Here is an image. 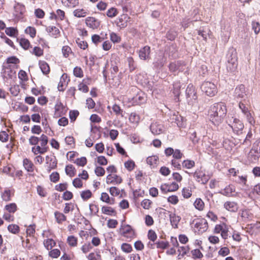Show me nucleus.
I'll list each match as a JSON object with an SVG mask.
<instances>
[{
    "mask_svg": "<svg viewBox=\"0 0 260 260\" xmlns=\"http://www.w3.org/2000/svg\"><path fill=\"white\" fill-rule=\"evenodd\" d=\"M227 112L226 105L222 102L211 105L208 110L210 121L215 125H219L223 121Z\"/></svg>",
    "mask_w": 260,
    "mask_h": 260,
    "instance_id": "obj_1",
    "label": "nucleus"
},
{
    "mask_svg": "<svg viewBox=\"0 0 260 260\" xmlns=\"http://www.w3.org/2000/svg\"><path fill=\"white\" fill-rule=\"evenodd\" d=\"M226 69L228 72L234 73L238 67L237 52L233 48L229 49L227 54Z\"/></svg>",
    "mask_w": 260,
    "mask_h": 260,
    "instance_id": "obj_2",
    "label": "nucleus"
},
{
    "mask_svg": "<svg viewBox=\"0 0 260 260\" xmlns=\"http://www.w3.org/2000/svg\"><path fill=\"white\" fill-rule=\"evenodd\" d=\"M229 125L232 128L234 133L237 135L242 133L244 127V124L239 119L231 117H229L228 120Z\"/></svg>",
    "mask_w": 260,
    "mask_h": 260,
    "instance_id": "obj_3",
    "label": "nucleus"
},
{
    "mask_svg": "<svg viewBox=\"0 0 260 260\" xmlns=\"http://www.w3.org/2000/svg\"><path fill=\"white\" fill-rule=\"evenodd\" d=\"M250 95L248 89H246L244 85L240 84L238 85L234 92L233 96L237 100L246 101Z\"/></svg>",
    "mask_w": 260,
    "mask_h": 260,
    "instance_id": "obj_4",
    "label": "nucleus"
},
{
    "mask_svg": "<svg viewBox=\"0 0 260 260\" xmlns=\"http://www.w3.org/2000/svg\"><path fill=\"white\" fill-rule=\"evenodd\" d=\"M201 88L203 92L209 96L215 95L217 92L216 85L209 81L204 82L201 85Z\"/></svg>",
    "mask_w": 260,
    "mask_h": 260,
    "instance_id": "obj_5",
    "label": "nucleus"
},
{
    "mask_svg": "<svg viewBox=\"0 0 260 260\" xmlns=\"http://www.w3.org/2000/svg\"><path fill=\"white\" fill-rule=\"evenodd\" d=\"M186 98L188 104L192 105L196 103L198 96L196 88L193 85L189 84L185 91Z\"/></svg>",
    "mask_w": 260,
    "mask_h": 260,
    "instance_id": "obj_6",
    "label": "nucleus"
},
{
    "mask_svg": "<svg viewBox=\"0 0 260 260\" xmlns=\"http://www.w3.org/2000/svg\"><path fill=\"white\" fill-rule=\"evenodd\" d=\"M260 156V141H256L248 153V158L252 162L258 160Z\"/></svg>",
    "mask_w": 260,
    "mask_h": 260,
    "instance_id": "obj_7",
    "label": "nucleus"
},
{
    "mask_svg": "<svg viewBox=\"0 0 260 260\" xmlns=\"http://www.w3.org/2000/svg\"><path fill=\"white\" fill-rule=\"evenodd\" d=\"M150 129L152 134L155 136L165 133L166 127L160 121L152 122L150 126Z\"/></svg>",
    "mask_w": 260,
    "mask_h": 260,
    "instance_id": "obj_8",
    "label": "nucleus"
},
{
    "mask_svg": "<svg viewBox=\"0 0 260 260\" xmlns=\"http://www.w3.org/2000/svg\"><path fill=\"white\" fill-rule=\"evenodd\" d=\"M186 68V65L182 61H175L169 64V69L171 72L176 75L179 72H183Z\"/></svg>",
    "mask_w": 260,
    "mask_h": 260,
    "instance_id": "obj_9",
    "label": "nucleus"
},
{
    "mask_svg": "<svg viewBox=\"0 0 260 260\" xmlns=\"http://www.w3.org/2000/svg\"><path fill=\"white\" fill-rule=\"evenodd\" d=\"M196 232L202 234L207 231L208 224L206 219L204 218L198 219L194 225Z\"/></svg>",
    "mask_w": 260,
    "mask_h": 260,
    "instance_id": "obj_10",
    "label": "nucleus"
},
{
    "mask_svg": "<svg viewBox=\"0 0 260 260\" xmlns=\"http://www.w3.org/2000/svg\"><path fill=\"white\" fill-rule=\"evenodd\" d=\"M131 18L127 14L121 15L117 19L116 24L121 29L125 28L127 26V23L129 21Z\"/></svg>",
    "mask_w": 260,
    "mask_h": 260,
    "instance_id": "obj_11",
    "label": "nucleus"
},
{
    "mask_svg": "<svg viewBox=\"0 0 260 260\" xmlns=\"http://www.w3.org/2000/svg\"><path fill=\"white\" fill-rule=\"evenodd\" d=\"M122 235L127 241H130L134 237L135 232L131 226L126 225L122 228Z\"/></svg>",
    "mask_w": 260,
    "mask_h": 260,
    "instance_id": "obj_12",
    "label": "nucleus"
},
{
    "mask_svg": "<svg viewBox=\"0 0 260 260\" xmlns=\"http://www.w3.org/2000/svg\"><path fill=\"white\" fill-rule=\"evenodd\" d=\"M85 23L89 27L92 29L98 28L100 25V21L93 17H88L85 19Z\"/></svg>",
    "mask_w": 260,
    "mask_h": 260,
    "instance_id": "obj_13",
    "label": "nucleus"
},
{
    "mask_svg": "<svg viewBox=\"0 0 260 260\" xmlns=\"http://www.w3.org/2000/svg\"><path fill=\"white\" fill-rule=\"evenodd\" d=\"M14 15L18 18H20L25 11V6L19 3L15 2L14 6Z\"/></svg>",
    "mask_w": 260,
    "mask_h": 260,
    "instance_id": "obj_14",
    "label": "nucleus"
},
{
    "mask_svg": "<svg viewBox=\"0 0 260 260\" xmlns=\"http://www.w3.org/2000/svg\"><path fill=\"white\" fill-rule=\"evenodd\" d=\"M150 47L148 46H145L140 49L139 51V56L141 59L147 60L150 58Z\"/></svg>",
    "mask_w": 260,
    "mask_h": 260,
    "instance_id": "obj_15",
    "label": "nucleus"
},
{
    "mask_svg": "<svg viewBox=\"0 0 260 260\" xmlns=\"http://www.w3.org/2000/svg\"><path fill=\"white\" fill-rule=\"evenodd\" d=\"M122 178L117 175L112 174H109L106 177V183L107 184H120L122 182Z\"/></svg>",
    "mask_w": 260,
    "mask_h": 260,
    "instance_id": "obj_16",
    "label": "nucleus"
},
{
    "mask_svg": "<svg viewBox=\"0 0 260 260\" xmlns=\"http://www.w3.org/2000/svg\"><path fill=\"white\" fill-rule=\"evenodd\" d=\"M166 62V58L163 55H158L155 58L153 62L154 67L156 69H160L164 66Z\"/></svg>",
    "mask_w": 260,
    "mask_h": 260,
    "instance_id": "obj_17",
    "label": "nucleus"
},
{
    "mask_svg": "<svg viewBox=\"0 0 260 260\" xmlns=\"http://www.w3.org/2000/svg\"><path fill=\"white\" fill-rule=\"evenodd\" d=\"M235 192V187L233 185H229L226 186L223 189L219 191V193L222 195L226 197H233V193Z\"/></svg>",
    "mask_w": 260,
    "mask_h": 260,
    "instance_id": "obj_18",
    "label": "nucleus"
},
{
    "mask_svg": "<svg viewBox=\"0 0 260 260\" xmlns=\"http://www.w3.org/2000/svg\"><path fill=\"white\" fill-rule=\"evenodd\" d=\"M46 164H49V171L52 169H54L57 167V160L55 156H49L47 155L46 156Z\"/></svg>",
    "mask_w": 260,
    "mask_h": 260,
    "instance_id": "obj_19",
    "label": "nucleus"
},
{
    "mask_svg": "<svg viewBox=\"0 0 260 260\" xmlns=\"http://www.w3.org/2000/svg\"><path fill=\"white\" fill-rule=\"evenodd\" d=\"M224 207L231 212H237L238 209V204L234 202L227 201L224 204Z\"/></svg>",
    "mask_w": 260,
    "mask_h": 260,
    "instance_id": "obj_20",
    "label": "nucleus"
},
{
    "mask_svg": "<svg viewBox=\"0 0 260 260\" xmlns=\"http://www.w3.org/2000/svg\"><path fill=\"white\" fill-rule=\"evenodd\" d=\"M169 217L172 226L174 228H177L178 227V224L180 221V217L174 213H170Z\"/></svg>",
    "mask_w": 260,
    "mask_h": 260,
    "instance_id": "obj_21",
    "label": "nucleus"
},
{
    "mask_svg": "<svg viewBox=\"0 0 260 260\" xmlns=\"http://www.w3.org/2000/svg\"><path fill=\"white\" fill-rule=\"evenodd\" d=\"M154 245H156L157 248H161V249H164L167 248L168 247L169 242L161 241H158V242H156L155 243H153V244H150V243L148 244L149 246L151 248H154Z\"/></svg>",
    "mask_w": 260,
    "mask_h": 260,
    "instance_id": "obj_22",
    "label": "nucleus"
},
{
    "mask_svg": "<svg viewBox=\"0 0 260 260\" xmlns=\"http://www.w3.org/2000/svg\"><path fill=\"white\" fill-rule=\"evenodd\" d=\"M23 164L24 168L27 172H32L34 171V164L29 159L24 158L23 161Z\"/></svg>",
    "mask_w": 260,
    "mask_h": 260,
    "instance_id": "obj_23",
    "label": "nucleus"
},
{
    "mask_svg": "<svg viewBox=\"0 0 260 260\" xmlns=\"http://www.w3.org/2000/svg\"><path fill=\"white\" fill-rule=\"evenodd\" d=\"M101 200L110 205H113L114 204L115 200L113 198L110 199L108 194L106 192H103L101 194Z\"/></svg>",
    "mask_w": 260,
    "mask_h": 260,
    "instance_id": "obj_24",
    "label": "nucleus"
},
{
    "mask_svg": "<svg viewBox=\"0 0 260 260\" xmlns=\"http://www.w3.org/2000/svg\"><path fill=\"white\" fill-rule=\"evenodd\" d=\"M62 4L66 7L73 8L79 4V0H62Z\"/></svg>",
    "mask_w": 260,
    "mask_h": 260,
    "instance_id": "obj_25",
    "label": "nucleus"
},
{
    "mask_svg": "<svg viewBox=\"0 0 260 260\" xmlns=\"http://www.w3.org/2000/svg\"><path fill=\"white\" fill-rule=\"evenodd\" d=\"M158 157L157 156L153 155L149 156L146 159L147 163L152 168H154L157 163Z\"/></svg>",
    "mask_w": 260,
    "mask_h": 260,
    "instance_id": "obj_26",
    "label": "nucleus"
},
{
    "mask_svg": "<svg viewBox=\"0 0 260 260\" xmlns=\"http://www.w3.org/2000/svg\"><path fill=\"white\" fill-rule=\"evenodd\" d=\"M54 216L56 222L59 224L61 223L63 221L67 220L66 216L63 213L58 211L55 212Z\"/></svg>",
    "mask_w": 260,
    "mask_h": 260,
    "instance_id": "obj_27",
    "label": "nucleus"
},
{
    "mask_svg": "<svg viewBox=\"0 0 260 260\" xmlns=\"http://www.w3.org/2000/svg\"><path fill=\"white\" fill-rule=\"evenodd\" d=\"M65 172L67 175L71 177L74 176L76 174V170L72 165H68L66 167Z\"/></svg>",
    "mask_w": 260,
    "mask_h": 260,
    "instance_id": "obj_28",
    "label": "nucleus"
},
{
    "mask_svg": "<svg viewBox=\"0 0 260 260\" xmlns=\"http://www.w3.org/2000/svg\"><path fill=\"white\" fill-rule=\"evenodd\" d=\"M39 66L40 68L44 74L47 75L49 74L50 72V68L47 63L44 61H40Z\"/></svg>",
    "mask_w": 260,
    "mask_h": 260,
    "instance_id": "obj_29",
    "label": "nucleus"
},
{
    "mask_svg": "<svg viewBox=\"0 0 260 260\" xmlns=\"http://www.w3.org/2000/svg\"><path fill=\"white\" fill-rule=\"evenodd\" d=\"M189 250V248L188 246L178 247V252H179V254L178 255V258L181 259L184 255L187 253Z\"/></svg>",
    "mask_w": 260,
    "mask_h": 260,
    "instance_id": "obj_30",
    "label": "nucleus"
},
{
    "mask_svg": "<svg viewBox=\"0 0 260 260\" xmlns=\"http://www.w3.org/2000/svg\"><path fill=\"white\" fill-rule=\"evenodd\" d=\"M102 212L103 214L111 215L115 214V210L112 207L109 206H103L102 208Z\"/></svg>",
    "mask_w": 260,
    "mask_h": 260,
    "instance_id": "obj_31",
    "label": "nucleus"
},
{
    "mask_svg": "<svg viewBox=\"0 0 260 260\" xmlns=\"http://www.w3.org/2000/svg\"><path fill=\"white\" fill-rule=\"evenodd\" d=\"M87 14V11L83 9H76L73 12L74 15L78 18L85 17Z\"/></svg>",
    "mask_w": 260,
    "mask_h": 260,
    "instance_id": "obj_32",
    "label": "nucleus"
},
{
    "mask_svg": "<svg viewBox=\"0 0 260 260\" xmlns=\"http://www.w3.org/2000/svg\"><path fill=\"white\" fill-rule=\"evenodd\" d=\"M32 152L35 154H38L39 153L40 154H44L47 151V149L46 147H42L40 146H37L36 147H33L31 148Z\"/></svg>",
    "mask_w": 260,
    "mask_h": 260,
    "instance_id": "obj_33",
    "label": "nucleus"
},
{
    "mask_svg": "<svg viewBox=\"0 0 260 260\" xmlns=\"http://www.w3.org/2000/svg\"><path fill=\"white\" fill-rule=\"evenodd\" d=\"M182 166L183 168L190 169L194 167L195 162L193 160L186 159L182 162Z\"/></svg>",
    "mask_w": 260,
    "mask_h": 260,
    "instance_id": "obj_34",
    "label": "nucleus"
},
{
    "mask_svg": "<svg viewBox=\"0 0 260 260\" xmlns=\"http://www.w3.org/2000/svg\"><path fill=\"white\" fill-rule=\"evenodd\" d=\"M55 241L52 239H48L44 241V245L47 250L51 249L55 245Z\"/></svg>",
    "mask_w": 260,
    "mask_h": 260,
    "instance_id": "obj_35",
    "label": "nucleus"
},
{
    "mask_svg": "<svg viewBox=\"0 0 260 260\" xmlns=\"http://www.w3.org/2000/svg\"><path fill=\"white\" fill-rule=\"evenodd\" d=\"M126 60L130 71L132 72L134 71L136 69L137 66L133 58L132 57H128Z\"/></svg>",
    "mask_w": 260,
    "mask_h": 260,
    "instance_id": "obj_36",
    "label": "nucleus"
},
{
    "mask_svg": "<svg viewBox=\"0 0 260 260\" xmlns=\"http://www.w3.org/2000/svg\"><path fill=\"white\" fill-rule=\"evenodd\" d=\"M129 120L131 123L137 124L140 121V117L136 113H132L129 117Z\"/></svg>",
    "mask_w": 260,
    "mask_h": 260,
    "instance_id": "obj_37",
    "label": "nucleus"
},
{
    "mask_svg": "<svg viewBox=\"0 0 260 260\" xmlns=\"http://www.w3.org/2000/svg\"><path fill=\"white\" fill-rule=\"evenodd\" d=\"M11 191L7 189L2 193V198L5 201L8 202L11 200Z\"/></svg>",
    "mask_w": 260,
    "mask_h": 260,
    "instance_id": "obj_38",
    "label": "nucleus"
},
{
    "mask_svg": "<svg viewBox=\"0 0 260 260\" xmlns=\"http://www.w3.org/2000/svg\"><path fill=\"white\" fill-rule=\"evenodd\" d=\"M112 110L117 116H120L121 117H123V111L118 105L114 104L112 107Z\"/></svg>",
    "mask_w": 260,
    "mask_h": 260,
    "instance_id": "obj_39",
    "label": "nucleus"
},
{
    "mask_svg": "<svg viewBox=\"0 0 260 260\" xmlns=\"http://www.w3.org/2000/svg\"><path fill=\"white\" fill-rule=\"evenodd\" d=\"M20 46L25 50H27L30 46L29 41L26 39L22 38L19 41Z\"/></svg>",
    "mask_w": 260,
    "mask_h": 260,
    "instance_id": "obj_40",
    "label": "nucleus"
},
{
    "mask_svg": "<svg viewBox=\"0 0 260 260\" xmlns=\"http://www.w3.org/2000/svg\"><path fill=\"white\" fill-rule=\"evenodd\" d=\"M194 206L196 209L202 210L204 207V203L201 199H197L194 203Z\"/></svg>",
    "mask_w": 260,
    "mask_h": 260,
    "instance_id": "obj_41",
    "label": "nucleus"
},
{
    "mask_svg": "<svg viewBox=\"0 0 260 260\" xmlns=\"http://www.w3.org/2000/svg\"><path fill=\"white\" fill-rule=\"evenodd\" d=\"M110 40L114 43H118L121 41V37L117 34L112 32L110 33Z\"/></svg>",
    "mask_w": 260,
    "mask_h": 260,
    "instance_id": "obj_42",
    "label": "nucleus"
},
{
    "mask_svg": "<svg viewBox=\"0 0 260 260\" xmlns=\"http://www.w3.org/2000/svg\"><path fill=\"white\" fill-rule=\"evenodd\" d=\"M78 46L83 50H85L88 47L87 43L78 38L76 40Z\"/></svg>",
    "mask_w": 260,
    "mask_h": 260,
    "instance_id": "obj_43",
    "label": "nucleus"
},
{
    "mask_svg": "<svg viewBox=\"0 0 260 260\" xmlns=\"http://www.w3.org/2000/svg\"><path fill=\"white\" fill-rule=\"evenodd\" d=\"M67 242L70 246L75 247L77 244V239L73 236H70L68 237Z\"/></svg>",
    "mask_w": 260,
    "mask_h": 260,
    "instance_id": "obj_44",
    "label": "nucleus"
},
{
    "mask_svg": "<svg viewBox=\"0 0 260 260\" xmlns=\"http://www.w3.org/2000/svg\"><path fill=\"white\" fill-rule=\"evenodd\" d=\"M26 34H28L31 38H34L36 35V30L35 27L28 26L25 30Z\"/></svg>",
    "mask_w": 260,
    "mask_h": 260,
    "instance_id": "obj_45",
    "label": "nucleus"
},
{
    "mask_svg": "<svg viewBox=\"0 0 260 260\" xmlns=\"http://www.w3.org/2000/svg\"><path fill=\"white\" fill-rule=\"evenodd\" d=\"M47 31L49 32H52V35L54 36L58 35L60 32L59 30L57 27L53 26H48L47 28Z\"/></svg>",
    "mask_w": 260,
    "mask_h": 260,
    "instance_id": "obj_46",
    "label": "nucleus"
},
{
    "mask_svg": "<svg viewBox=\"0 0 260 260\" xmlns=\"http://www.w3.org/2000/svg\"><path fill=\"white\" fill-rule=\"evenodd\" d=\"M135 166V162L132 160L124 162V167L128 171H132L134 169Z\"/></svg>",
    "mask_w": 260,
    "mask_h": 260,
    "instance_id": "obj_47",
    "label": "nucleus"
},
{
    "mask_svg": "<svg viewBox=\"0 0 260 260\" xmlns=\"http://www.w3.org/2000/svg\"><path fill=\"white\" fill-rule=\"evenodd\" d=\"M5 209L10 213H14L17 210V206L15 203H11L5 206Z\"/></svg>",
    "mask_w": 260,
    "mask_h": 260,
    "instance_id": "obj_48",
    "label": "nucleus"
},
{
    "mask_svg": "<svg viewBox=\"0 0 260 260\" xmlns=\"http://www.w3.org/2000/svg\"><path fill=\"white\" fill-rule=\"evenodd\" d=\"M92 193L89 190L83 191L81 192V197L83 200H87L91 198Z\"/></svg>",
    "mask_w": 260,
    "mask_h": 260,
    "instance_id": "obj_49",
    "label": "nucleus"
},
{
    "mask_svg": "<svg viewBox=\"0 0 260 260\" xmlns=\"http://www.w3.org/2000/svg\"><path fill=\"white\" fill-rule=\"evenodd\" d=\"M36 225L35 224L29 225L26 229V234L27 236H34L35 233Z\"/></svg>",
    "mask_w": 260,
    "mask_h": 260,
    "instance_id": "obj_50",
    "label": "nucleus"
},
{
    "mask_svg": "<svg viewBox=\"0 0 260 260\" xmlns=\"http://www.w3.org/2000/svg\"><path fill=\"white\" fill-rule=\"evenodd\" d=\"M54 18L55 19H59L61 20H62L65 16L64 12L60 9H58L56 11V14H53Z\"/></svg>",
    "mask_w": 260,
    "mask_h": 260,
    "instance_id": "obj_51",
    "label": "nucleus"
},
{
    "mask_svg": "<svg viewBox=\"0 0 260 260\" xmlns=\"http://www.w3.org/2000/svg\"><path fill=\"white\" fill-rule=\"evenodd\" d=\"M20 62L19 59L16 56H13L7 58L6 60L7 64H17Z\"/></svg>",
    "mask_w": 260,
    "mask_h": 260,
    "instance_id": "obj_52",
    "label": "nucleus"
},
{
    "mask_svg": "<svg viewBox=\"0 0 260 260\" xmlns=\"http://www.w3.org/2000/svg\"><path fill=\"white\" fill-rule=\"evenodd\" d=\"M204 173L201 171L197 170L193 173V176L196 178V180L198 182H200L201 178L204 176Z\"/></svg>",
    "mask_w": 260,
    "mask_h": 260,
    "instance_id": "obj_53",
    "label": "nucleus"
},
{
    "mask_svg": "<svg viewBox=\"0 0 260 260\" xmlns=\"http://www.w3.org/2000/svg\"><path fill=\"white\" fill-rule=\"evenodd\" d=\"M3 73L8 76L10 79H12L13 77L15 76L16 72L14 69L5 70H2Z\"/></svg>",
    "mask_w": 260,
    "mask_h": 260,
    "instance_id": "obj_54",
    "label": "nucleus"
},
{
    "mask_svg": "<svg viewBox=\"0 0 260 260\" xmlns=\"http://www.w3.org/2000/svg\"><path fill=\"white\" fill-rule=\"evenodd\" d=\"M235 181L238 183L246 185L247 182V176H238Z\"/></svg>",
    "mask_w": 260,
    "mask_h": 260,
    "instance_id": "obj_55",
    "label": "nucleus"
},
{
    "mask_svg": "<svg viewBox=\"0 0 260 260\" xmlns=\"http://www.w3.org/2000/svg\"><path fill=\"white\" fill-rule=\"evenodd\" d=\"M118 14V11L115 8H111L107 12V15L110 18H113Z\"/></svg>",
    "mask_w": 260,
    "mask_h": 260,
    "instance_id": "obj_56",
    "label": "nucleus"
},
{
    "mask_svg": "<svg viewBox=\"0 0 260 260\" xmlns=\"http://www.w3.org/2000/svg\"><path fill=\"white\" fill-rule=\"evenodd\" d=\"M5 32L7 35L10 37H13L15 36L16 34H17V30L14 27H10L6 28Z\"/></svg>",
    "mask_w": 260,
    "mask_h": 260,
    "instance_id": "obj_57",
    "label": "nucleus"
},
{
    "mask_svg": "<svg viewBox=\"0 0 260 260\" xmlns=\"http://www.w3.org/2000/svg\"><path fill=\"white\" fill-rule=\"evenodd\" d=\"M191 254L192 255V258H201L203 256V254L200 251V250L198 249H196L192 250L191 251Z\"/></svg>",
    "mask_w": 260,
    "mask_h": 260,
    "instance_id": "obj_58",
    "label": "nucleus"
},
{
    "mask_svg": "<svg viewBox=\"0 0 260 260\" xmlns=\"http://www.w3.org/2000/svg\"><path fill=\"white\" fill-rule=\"evenodd\" d=\"M122 250L126 253H129L132 250V246L128 243H123L121 246Z\"/></svg>",
    "mask_w": 260,
    "mask_h": 260,
    "instance_id": "obj_59",
    "label": "nucleus"
},
{
    "mask_svg": "<svg viewBox=\"0 0 260 260\" xmlns=\"http://www.w3.org/2000/svg\"><path fill=\"white\" fill-rule=\"evenodd\" d=\"M8 230L10 232L13 234H16L18 233L19 231V228L17 225L11 224L8 226Z\"/></svg>",
    "mask_w": 260,
    "mask_h": 260,
    "instance_id": "obj_60",
    "label": "nucleus"
},
{
    "mask_svg": "<svg viewBox=\"0 0 260 260\" xmlns=\"http://www.w3.org/2000/svg\"><path fill=\"white\" fill-rule=\"evenodd\" d=\"M244 115L246 116L247 120L249 123L251 125H254L255 122V120L252 117L250 111L246 113Z\"/></svg>",
    "mask_w": 260,
    "mask_h": 260,
    "instance_id": "obj_61",
    "label": "nucleus"
},
{
    "mask_svg": "<svg viewBox=\"0 0 260 260\" xmlns=\"http://www.w3.org/2000/svg\"><path fill=\"white\" fill-rule=\"evenodd\" d=\"M74 162L79 166L83 167L86 164L87 159L85 157H82L77 158Z\"/></svg>",
    "mask_w": 260,
    "mask_h": 260,
    "instance_id": "obj_62",
    "label": "nucleus"
},
{
    "mask_svg": "<svg viewBox=\"0 0 260 260\" xmlns=\"http://www.w3.org/2000/svg\"><path fill=\"white\" fill-rule=\"evenodd\" d=\"M74 75L77 77H82L83 76V71L81 68L76 67L74 69Z\"/></svg>",
    "mask_w": 260,
    "mask_h": 260,
    "instance_id": "obj_63",
    "label": "nucleus"
},
{
    "mask_svg": "<svg viewBox=\"0 0 260 260\" xmlns=\"http://www.w3.org/2000/svg\"><path fill=\"white\" fill-rule=\"evenodd\" d=\"M252 29L254 30V33L257 35L260 31V24L255 21L252 22Z\"/></svg>",
    "mask_w": 260,
    "mask_h": 260,
    "instance_id": "obj_64",
    "label": "nucleus"
}]
</instances>
